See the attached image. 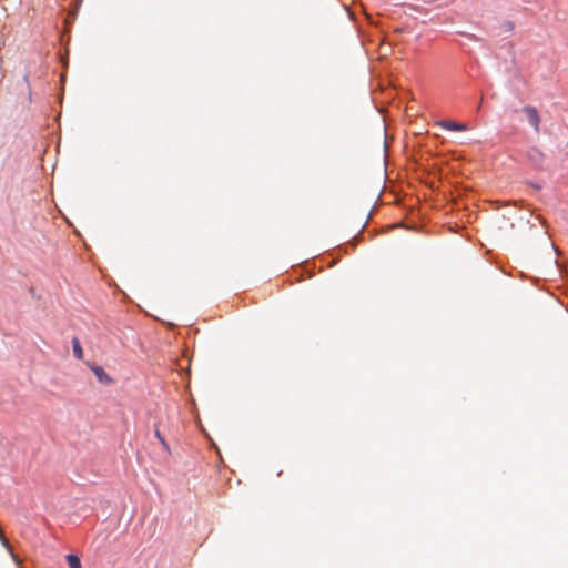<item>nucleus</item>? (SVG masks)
Here are the masks:
<instances>
[{
	"mask_svg": "<svg viewBox=\"0 0 568 568\" xmlns=\"http://www.w3.org/2000/svg\"><path fill=\"white\" fill-rule=\"evenodd\" d=\"M155 436L159 439V442L161 443V445L163 446V448L169 452L170 447H169L166 440L164 439V437L161 435L159 429H155Z\"/></svg>",
	"mask_w": 568,
	"mask_h": 568,
	"instance_id": "6",
	"label": "nucleus"
},
{
	"mask_svg": "<svg viewBox=\"0 0 568 568\" xmlns=\"http://www.w3.org/2000/svg\"><path fill=\"white\" fill-rule=\"evenodd\" d=\"M523 113L526 115L529 124L532 126L535 132H539L540 130V116L538 110L535 106L526 105L523 108Z\"/></svg>",
	"mask_w": 568,
	"mask_h": 568,
	"instance_id": "1",
	"label": "nucleus"
},
{
	"mask_svg": "<svg viewBox=\"0 0 568 568\" xmlns=\"http://www.w3.org/2000/svg\"><path fill=\"white\" fill-rule=\"evenodd\" d=\"M90 368L100 383L105 384V385L113 383V379L109 376V374L101 366L90 365Z\"/></svg>",
	"mask_w": 568,
	"mask_h": 568,
	"instance_id": "2",
	"label": "nucleus"
},
{
	"mask_svg": "<svg viewBox=\"0 0 568 568\" xmlns=\"http://www.w3.org/2000/svg\"><path fill=\"white\" fill-rule=\"evenodd\" d=\"M70 568H82L80 558L75 555H67L65 557Z\"/></svg>",
	"mask_w": 568,
	"mask_h": 568,
	"instance_id": "5",
	"label": "nucleus"
},
{
	"mask_svg": "<svg viewBox=\"0 0 568 568\" xmlns=\"http://www.w3.org/2000/svg\"><path fill=\"white\" fill-rule=\"evenodd\" d=\"M438 125L449 131H466L468 126L464 123H457L450 120H443L438 122Z\"/></svg>",
	"mask_w": 568,
	"mask_h": 568,
	"instance_id": "3",
	"label": "nucleus"
},
{
	"mask_svg": "<svg viewBox=\"0 0 568 568\" xmlns=\"http://www.w3.org/2000/svg\"><path fill=\"white\" fill-rule=\"evenodd\" d=\"M397 201H398V200H397V199L395 197V195L393 194L392 203H393V204H395V203H397Z\"/></svg>",
	"mask_w": 568,
	"mask_h": 568,
	"instance_id": "9",
	"label": "nucleus"
},
{
	"mask_svg": "<svg viewBox=\"0 0 568 568\" xmlns=\"http://www.w3.org/2000/svg\"><path fill=\"white\" fill-rule=\"evenodd\" d=\"M530 153H535V154H537V156H538V158H541V156H542V154H541L538 150H536V149L531 150V152H530ZM530 156H532V154H530Z\"/></svg>",
	"mask_w": 568,
	"mask_h": 568,
	"instance_id": "7",
	"label": "nucleus"
},
{
	"mask_svg": "<svg viewBox=\"0 0 568 568\" xmlns=\"http://www.w3.org/2000/svg\"><path fill=\"white\" fill-rule=\"evenodd\" d=\"M72 351H73V355L78 358V359H82L83 358V349H82V346L80 344V341L79 338L74 337L72 339Z\"/></svg>",
	"mask_w": 568,
	"mask_h": 568,
	"instance_id": "4",
	"label": "nucleus"
},
{
	"mask_svg": "<svg viewBox=\"0 0 568 568\" xmlns=\"http://www.w3.org/2000/svg\"><path fill=\"white\" fill-rule=\"evenodd\" d=\"M397 2L394 3V6H403L404 4V0H396Z\"/></svg>",
	"mask_w": 568,
	"mask_h": 568,
	"instance_id": "8",
	"label": "nucleus"
}]
</instances>
